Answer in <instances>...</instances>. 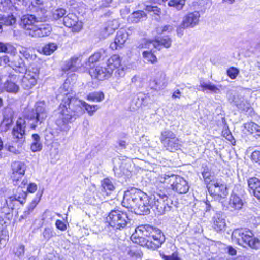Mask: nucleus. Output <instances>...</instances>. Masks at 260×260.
<instances>
[{
    "mask_svg": "<svg viewBox=\"0 0 260 260\" xmlns=\"http://www.w3.org/2000/svg\"><path fill=\"white\" fill-rule=\"evenodd\" d=\"M68 107L59 114L56 120V124L62 131H68L70 126L69 124L74 121L84 113L83 108L90 116H92L99 108L98 105H90L86 102L76 98H68Z\"/></svg>",
    "mask_w": 260,
    "mask_h": 260,
    "instance_id": "1",
    "label": "nucleus"
},
{
    "mask_svg": "<svg viewBox=\"0 0 260 260\" xmlns=\"http://www.w3.org/2000/svg\"><path fill=\"white\" fill-rule=\"evenodd\" d=\"M253 236L249 230L236 229L232 233V240L233 242L244 247L248 245L251 248L258 249L260 248V240Z\"/></svg>",
    "mask_w": 260,
    "mask_h": 260,
    "instance_id": "2",
    "label": "nucleus"
},
{
    "mask_svg": "<svg viewBox=\"0 0 260 260\" xmlns=\"http://www.w3.org/2000/svg\"><path fill=\"white\" fill-rule=\"evenodd\" d=\"M159 181L170 184L172 189L180 194L186 193L189 189L187 181L183 177L175 175L169 176L164 174L159 177Z\"/></svg>",
    "mask_w": 260,
    "mask_h": 260,
    "instance_id": "3",
    "label": "nucleus"
},
{
    "mask_svg": "<svg viewBox=\"0 0 260 260\" xmlns=\"http://www.w3.org/2000/svg\"><path fill=\"white\" fill-rule=\"evenodd\" d=\"M107 220L110 226L116 230L123 229L130 222L127 213L118 209L112 210Z\"/></svg>",
    "mask_w": 260,
    "mask_h": 260,
    "instance_id": "4",
    "label": "nucleus"
},
{
    "mask_svg": "<svg viewBox=\"0 0 260 260\" xmlns=\"http://www.w3.org/2000/svg\"><path fill=\"white\" fill-rule=\"evenodd\" d=\"M150 203L152 205L151 208L158 215H162L171 210V207L169 205L168 198L164 194L156 193L151 195Z\"/></svg>",
    "mask_w": 260,
    "mask_h": 260,
    "instance_id": "5",
    "label": "nucleus"
},
{
    "mask_svg": "<svg viewBox=\"0 0 260 260\" xmlns=\"http://www.w3.org/2000/svg\"><path fill=\"white\" fill-rule=\"evenodd\" d=\"M160 141L166 150L175 152L181 149L182 145L179 139L172 131L167 130L161 132Z\"/></svg>",
    "mask_w": 260,
    "mask_h": 260,
    "instance_id": "6",
    "label": "nucleus"
},
{
    "mask_svg": "<svg viewBox=\"0 0 260 260\" xmlns=\"http://www.w3.org/2000/svg\"><path fill=\"white\" fill-rule=\"evenodd\" d=\"M151 230H152V228L147 225L136 228L135 233H133L131 237V240L133 243L148 248V238L146 239L143 236L147 237L148 232Z\"/></svg>",
    "mask_w": 260,
    "mask_h": 260,
    "instance_id": "7",
    "label": "nucleus"
},
{
    "mask_svg": "<svg viewBox=\"0 0 260 260\" xmlns=\"http://www.w3.org/2000/svg\"><path fill=\"white\" fill-rule=\"evenodd\" d=\"M207 187L209 193L215 197L224 198L228 194L226 185L221 179L212 180Z\"/></svg>",
    "mask_w": 260,
    "mask_h": 260,
    "instance_id": "8",
    "label": "nucleus"
},
{
    "mask_svg": "<svg viewBox=\"0 0 260 260\" xmlns=\"http://www.w3.org/2000/svg\"><path fill=\"white\" fill-rule=\"evenodd\" d=\"M142 194L139 190L135 188L125 191L122 202L123 206L134 210Z\"/></svg>",
    "mask_w": 260,
    "mask_h": 260,
    "instance_id": "9",
    "label": "nucleus"
},
{
    "mask_svg": "<svg viewBox=\"0 0 260 260\" xmlns=\"http://www.w3.org/2000/svg\"><path fill=\"white\" fill-rule=\"evenodd\" d=\"M148 248L156 249L161 245L165 242V238L160 230H154L152 228L148 232Z\"/></svg>",
    "mask_w": 260,
    "mask_h": 260,
    "instance_id": "10",
    "label": "nucleus"
},
{
    "mask_svg": "<svg viewBox=\"0 0 260 260\" xmlns=\"http://www.w3.org/2000/svg\"><path fill=\"white\" fill-rule=\"evenodd\" d=\"M27 70L22 79V86L24 88L29 89L34 87L38 78L39 71L37 69Z\"/></svg>",
    "mask_w": 260,
    "mask_h": 260,
    "instance_id": "11",
    "label": "nucleus"
},
{
    "mask_svg": "<svg viewBox=\"0 0 260 260\" xmlns=\"http://www.w3.org/2000/svg\"><path fill=\"white\" fill-rule=\"evenodd\" d=\"M27 195L26 192L22 190L21 188H18L15 194L10 196L7 199H5V204L9 209H13L17 203L23 204L25 202Z\"/></svg>",
    "mask_w": 260,
    "mask_h": 260,
    "instance_id": "12",
    "label": "nucleus"
},
{
    "mask_svg": "<svg viewBox=\"0 0 260 260\" xmlns=\"http://www.w3.org/2000/svg\"><path fill=\"white\" fill-rule=\"evenodd\" d=\"M141 198V199H140V201L138 202V204L135 207L134 210L137 214H147L150 212V209L151 206L150 203V197L143 194Z\"/></svg>",
    "mask_w": 260,
    "mask_h": 260,
    "instance_id": "13",
    "label": "nucleus"
},
{
    "mask_svg": "<svg viewBox=\"0 0 260 260\" xmlns=\"http://www.w3.org/2000/svg\"><path fill=\"white\" fill-rule=\"evenodd\" d=\"M38 22V20L34 15L26 14L21 17L20 25L25 29V34L30 36Z\"/></svg>",
    "mask_w": 260,
    "mask_h": 260,
    "instance_id": "14",
    "label": "nucleus"
},
{
    "mask_svg": "<svg viewBox=\"0 0 260 260\" xmlns=\"http://www.w3.org/2000/svg\"><path fill=\"white\" fill-rule=\"evenodd\" d=\"M47 117L45 104L44 102H37L35 105V110L30 116L31 120H35L36 123H41Z\"/></svg>",
    "mask_w": 260,
    "mask_h": 260,
    "instance_id": "15",
    "label": "nucleus"
},
{
    "mask_svg": "<svg viewBox=\"0 0 260 260\" xmlns=\"http://www.w3.org/2000/svg\"><path fill=\"white\" fill-rule=\"evenodd\" d=\"M63 23L67 27H72L74 31L78 32L82 28V22L78 21L77 17L73 13L69 14L64 17Z\"/></svg>",
    "mask_w": 260,
    "mask_h": 260,
    "instance_id": "16",
    "label": "nucleus"
},
{
    "mask_svg": "<svg viewBox=\"0 0 260 260\" xmlns=\"http://www.w3.org/2000/svg\"><path fill=\"white\" fill-rule=\"evenodd\" d=\"M171 43L172 41L171 38L168 36H166L161 39L160 41L151 40L147 41L145 44V47L150 49L151 50L153 48L160 50L162 46L166 48L170 47Z\"/></svg>",
    "mask_w": 260,
    "mask_h": 260,
    "instance_id": "17",
    "label": "nucleus"
},
{
    "mask_svg": "<svg viewBox=\"0 0 260 260\" xmlns=\"http://www.w3.org/2000/svg\"><path fill=\"white\" fill-rule=\"evenodd\" d=\"M51 30V26L48 24H37L29 36L35 38L47 36L50 34Z\"/></svg>",
    "mask_w": 260,
    "mask_h": 260,
    "instance_id": "18",
    "label": "nucleus"
},
{
    "mask_svg": "<svg viewBox=\"0 0 260 260\" xmlns=\"http://www.w3.org/2000/svg\"><path fill=\"white\" fill-rule=\"evenodd\" d=\"M200 14L198 12L188 13L183 18L181 26L183 28L193 27L198 24L199 20Z\"/></svg>",
    "mask_w": 260,
    "mask_h": 260,
    "instance_id": "19",
    "label": "nucleus"
},
{
    "mask_svg": "<svg viewBox=\"0 0 260 260\" xmlns=\"http://www.w3.org/2000/svg\"><path fill=\"white\" fill-rule=\"evenodd\" d=\"M128 34L125 30H119L117 32L114 42L110 44V47L113 50L122 48L128 39Z\"/></svg>",
    "mask_w": 260,
    "mask_h": 260,
    "instance_id": "20",
    "label": "nucleus"
},
{
    "mask_svg": "<svg viewBox=\"0 0 260 260\" xmlns=\"http://www.w3.org/2000/svg\"><path fill=\"white\" fill-rule=\"evenodd\" d=\"M26 127V122L24 119L20 118L16 122V125L13 128L12 133L13 137L19 139L21 141H24V136Z\"/></svg>",
    "mask_w": 260,
    "mask_h": 260,
    "instance_id": "21",
    "label": "nucleus"
},
{
    "mask_svg": "<svg viewBox=\"0 0 260 260\" xmlns=\"http://www.w3.org/2000/svg\"><path fill=\"white\" fill-rule=\"evenodd\" d=\"M25 164L21 161H15L11 164L12 177L21 178L24 175L26 170Z\"/></svg>",
    "mask_w": 260,
    "mask_h": 260,
    "instance_id": "22",
    "label": "nucleus"
},
{
    "mask_svg": "<svg viewBox=\"0 0 260 260\" xmlns=\"http://www.w3.org/2000/svg\"><path fill=\"white\" fill-rule=\"evenodd\" d=\"M212 226L216 231L224 229L226 223L224 215L221 212H216L212 218Z\"/></svg>",
    "mask_w": 260,
    "mask_h": 260,
    "instance_id": "23",
    "label": "nucleus"
},
{
    "mask_svg": "<svg viewBox=\"0 0 260 260\" xmlns=\"http://www.w3.org/2000/svg\"><path fill=\"white\" fill-rule=\"evenodd\" d=\"M232 102L241 111H247L250 107V104L241 95L236 94L233 96Z\"/></svg>",
    "mask_w": 260,
    "mask_h": 260,
    "instance_id": "24",
    "label": "nucleus"
},
{
    "mask_svg": "<svg viewBox=\"0 0 260 260\" xmlns=\"http://www.w3.org/2000/svg\"><path fill=\"white\" fill-rule=\"evenodd\" d=\"M243 202L241 198L236 194H231L228 204V208L231 211L239 210L242 209Z\"/></svg>",
    "mask_w": 260,
    "mask_h": 260,
    "instance_id": "25",
    "label": "nucleus"
},
{
    "mask_svg": "<svg viewBox=\"0 0 260 260\" xmlns=\"http://www.w3.org/2000/svg\"><path fill=\"white\" fill-rule=\"evenodd\" d=\"M108 69L105 67L96 66L94 69L90 72L91 76L100 80H103L111 75V73H108Z\"/></svg>",
    "mask_w": 260,
    "mask_h": 260,
    "instance_id": "26",
    "label": "nucleus"
},
{
    "mask_svg": "<svg viewBox=\"0 0 260 260\" xmlns=\"http://www.w3.org/2000/svg\"><path fill=\"white\" fill-rule=\"evenodd\" d=\"M80 57V56H74L72 57L63 68V70H70L73 72L77 71L81 65Z\"/></svg>",
    "mask_w": 260,
    "mask_h": 260,
    "instance_id": "27",
    "label": "nucleus"
},
{
    "mask_svg": "<svg viewBox=\"0 0 260 260\" xmlns=\"http://www.w3.org/2000/svg\"><path fill=\"white\" fill-rule=\"evenodd\" d=\"M121 61L119 57L117 55H114L109 58L106 62V68L108 73L112 74L113 71L118 68L120 65Z\"/></svg>",
    "mask_w": 260,
    "mask_h": 260,
    "instance_id": "28",
    "label": "nucleus"
},
{
    "mask_svg": "<svg viewBox=\"0 0 260 260\" xmlns=\"http://www.w3.org/2000/svg\"><path fill=\"white\" fill-rule=\"evenodd\" d=\"M155 87L158 89H164L167 85L166 74L162 72H158L154 79Z\"/></svg>",
    "mask_w": 260,
    "mask_h": 260,
    "instance_id": "29",
    "label": "nucleus"
},
{
    "mask_svg": "<svg viewBox=\"0 0 260 260\" xmlns=\"http://www.w3.org/2000/svg\"><path fill=\"white\" fill-rule=\"evenodd\" d=\"M102 187V191L107 193V195L110 194L115 189V185L114 181L109 178H105L101 182Z\"/></svg>",
    "mask_w": 260,
    "mask_h": 260,
    "instance_id": "30",
    "label": "nucleus"
},
{
    "mask_svg": "<svg viewBox=\"0 0 260 260\" xmlns=\"http://www.w3.org/2000/svg\"><path fill=\"white\" fill-rule=\"evenodd\" d=\"M244 127L249 133L251 134L255 133L256 139H260V126L257 124L252 122H247L245 124Z\"/></svg>",
    "mask_w": 260,
    "mask_h": 260,
    "instance_id": "31",
    "label": "nucleus"
},
{
    "mask_svg": "<svg viewBox=\"0 0 260 260\" xmlns=\"http://www.w3.org/2000/svg\"><path fill=\"white\" fill-rule=\"evenodd\" d=\"M33 142L31 145V150L33 152L39 151L42 149V145L40 142V136L37 134H34L32 135Z\"/></svg>",
    "mask_w": 260,
    "mask_h": 260,
    "instance_id": "32",
    "label": "nucleus"
},
{
    "mask_svg": "<svg viewBox=\"0 0 260 260\" xmlns=\"http://www.w3.org/2000/svg\"><path fill=\"white\" fill-rule=\"evenodd\" d=\"M0 21H2L4 25L13 26L15 24L16 19L13 15L10 14L2 16L0 17Z\"/></svg>",
    "mask_w": 260,
    "mask_h": 260,
    "instance_id": "33",
    "label": "nucleus"
},
{
    "mask_svg": "<svg viewBox=\"0 0 260 260\" xmlns=\"http://www.w3.org/2000/svg\"><path fill=\"white\" fill-rule=\"evenodd\" d=\"M146 14L141 10H139L133 12L129 17V20L132 22L138 23L143 18L146 17Z\"/></svg>",
    "mask_w": 260,
    "mask_h": 260,
    "instance_id": "34",
    "label": "nucleus"
},
{
    "mask_svg": "<svg viewBox=\"0 0 260 260\" xmlns=\"http://www.w3.org/2000/svg\"><path fill=\"white\" fill-rule=\"evenodd\" d=\"M248 184L249 189L252 193L260 187V179L256 177H252L248 180Z\"/></svg>",
    "mask_w": 260,
    "mask_h": 260,
    "instance_id": "35",
    "label": "nucleus"
},
{
    "mask_svg": "<svg viewBox=\"0 0 260 260\" xmlns=\"http://www.w3.org/2000/svg\"><path fill=\"white\" fill-rule=\"evenodd\" d=\"M104 99V94L102 92H94L89 93L87 99L93 102H101Z\"/></svg>",
    "mask_w": 260,
    "mask_h": 260,
    "instance_id": "36",
    "label": "nucleus"
},
{
    "mask_svg": "<svg viewBox=\"0 0 260 260\" xmlns=\"http://www.w3.org/2000/svg\"><path fill=\"white\" fill-rule=\"evenodd\" d=\"M4 89L8 92L16 93L18 92L19 86L15 83L7 81L4 83Z\"/></svg>",
    "mask_w": 260,
    "mask_h": 260,
    "instance_id": "37",
    "label": "nucleus"
},
{
    "mask_svg": "<svg viewBox=\"0 0 260 260\" xmlns=\"http://www.w3.org/2000/svg\"><path fill=\"white\" fill-rule=\"evenodd\" d=\"M142 56L144 60L147 62L154 64L157 61L156 57L151 51H144L142 53Z\"/></svg>",
    "mask_w": 260,
    "mask_h": 260,
    "instance_id": "38",
    "label": "nucleus"
},
{
    "mask_svg": "<svg viewBox=\"0 0 260 260\" xmlns=\"http://www.w3.org/2000/svg\"><path fill=\"white\" fill-rule=\"evenodd\" d=\"M39 202V200L37 198L34 199L31 202L27 207L26 209L24 211L23 214L22 215V218H26L33 211L34 209L37 206Z\"/></svg>",
    "mask_w": 260,
    "mask_h": 260,
    "instance_id": "39",
    "label": "nucleus"
},
{
    "mask_svg": "<svg viewBox=\"0 0 260 260\" xmlns=\"http://www.w3.org/2000/svg\"><path fill=\"white\" fill-rule=\"evenodd\" d=\"M57 48V46L53 43H49L46 45L42 48V52L46 55H50L53 53Z\"/></svg>",
    "mask_w": 260,
    "mask_h": 260,
    "instance_id": "40",
    "label": "nucleus"
},
{
    "mask_svg": "<svg viewBox=\"0 0 260 260\" xmlns=\"http://www.w3.org/2000/svg\"><path fill=\"white\" fill-rule=\"evenodd\" d=\"M185 3V0H169L168 5L173 7L177 10H181Z\"/></svg>",
    "mask_w": 260,
    "mask_h": 260,
    "instance_id": "41",
    "label": "nucleus"
},
{
    "mask_svg": "<svg viewBox=\"0 0 260 260\" xmlns=\"http://www.w3.org/2000/svg\"><path fill=\"white\" fill-rule=\"evenodd\" d=\"M13 253L19 259L22 258L24 255L25 246L22 244L18 245L14 249Z\"/></svg>",
    "mask_w": 260,
    "mask_h": 260,
    "instance_id": "42",
    "label": "nucleus"
},
{
    "mask_svg": "<svg viewBox=\"0 0 260 260\" xmlns=\"http://www.w3.org/2000/svg\"><path fill=\"white\" fill-rule=\"evenodd\" d=\"M128 255L132 258H135L136 260L140 259L143 255L142 252L139 249L132 247L128 252Z\"/></svg>",
    "mask_w": 260,
    "mask_h": 260,
    "instance_id": "43",
    "label": "nucleus"
},
{
    "mask_svg": "<svg viewBox=\"0 0 260 260\" xmlns=\"http://www.w3.org/2000/svg\"><path fill=\"white\" fill-rule=\"evenodd\" d=\"M200 85L203 88V90L208 89L211 91L215 93L217 92L219 90V88L217 86H216L214 84H213L211 82L205 83L203 82L201 83Z\"/></svg>",
    "mask_w": 260,
    "mask_h": 260,
    "instance_id": "44",
    "label": "nucleus"
},
{
    "mask_svg": "<svg viewBox=\"0 0 260 260\" xmlns=\"http://www.w3.org/2000/svg\"><path fill=\"white\" fill-rule=\"evenodd\" d=\"M42 235L45 240L48 241L52 237L56 235L55 232L53 230L50 228H45L44 230Z\"/></svg>",
    "mask_w": 260,
    "mask_h": 260,
    "instance_id": "45",
    "label": "nucleus"
},
{
    "mask_svg": "<svg viewBox=\"0 0 260 260\" xmlns=\"http://www.w3.org/2000/svg\"><path fill=\"white\" fill-rule=\"evenodd\" d=\"M145 10L148 12H153L155 15L159 16L161 13V10L156 6L146 5Z\"/></svg>",
    "mask_w": 260,
    "mask_h": 260,
    "instance_id": "46",
    "label": "nucleus"
},
{
    "mask_svg": "<svg viewBox=\"0 0 260 260\" xmlns=\"http://www.w3.org/2000/svg\"><path fill=\"white\" fill-rule=\"evenodd\" d=\"M13 112L10 108L5 109L4 112L3 120L12 122Z\"/></svg>",
    "mask_w": 260,
    "mask_h": 260,
    "instance_id": "47",
    "label": "nucleus"
},
{
    "mask_svg": "<svg viewBox=\"0 0 260 260\" xmlns=\"http://www.w3.org/2000/svg\"><path fill=\"white\" fill-rule=\"evenodd\" d=\"M227 73L228 76L232 79H234L236 78L237 75L239 73V70L238 69L234 68V67H231L230 69H229L227 71Z\"/></svg>",
    "mask_w": 260,
    "mask_h": 260,
    "instance_id": "48",
    "label": "nucleus"
},
{
    "mask_svg": "<svg viewBox=\"0 0 260 260\" xmlns=\"http://www.w3.org/2000/svg\"><path fill=\"white\" fill-rule=\"evenodd\" d=\"M7 150L15 154H18L20 153V148L18 146L16 147L13 144H8L6 145Z\"/></svg>",
    "mask_w": 260,
    "mask_h": 260,
    "instance_id": "49",
    "label": "nucleus"
},
{
    "mask_svg": "<svg viewBox=\"0 0 260 260\" xmlns=\"http://www.w3.org/2000/svg\"><path fill=\"white\" fill-rule=\"evenodd\" d=\"M66 13V10L64 9L60 8L56 9L53 13V17L55 19H59L62 17Z\"/></svg>",
    "mask_w": 260,
    "mask_h": 260,
    "instance_id": "50",
    "label": "nucleus"
},
{
    "mask_svg": "<svg viewBox=\"0 0 260 260\" xmlns=\"http://www.w3.org/2000/svg\"><path fill=\"white\" fill-rule=\"evenodd\" d=\"M12 122L3 120L0 125V129L2 131L6 132L9 129Z\"/></svg>",
    "mask_w": 260,
    "mask_h": 260,
    "instance_id": "51",
    "label": "nucleus"
},
{
    "mask_svg": "<svg viewBox=\"0 0 260 260\" xmlns=\"http://www.w3.org/2000/svg\"><path fill=\"white\" fill-rule=\"evenodd\" d=\"M202 176L204 178L205 181L206 183H208V184L211 182L212 180H214L211 179L212 176L210 175V173L205 170L202 172Z\"/></svg>",
    "mask_w": 260,
    "mask_h": 260,
    "instance_id": "52",
    "label": "nucleus"
},
{
    "mask_svg": "<svg viewBox=\"0 0 260 260\" xmlns=\"http://www.w3.org/2000/svg\"><path fill=\"white\" fill-rule=\"evenodd\" d=\"M251 158L255 162L260 164V149L253 151L251 154Z\"/></svg>",
    "mask_w": 260,
    "mask_h": 260,
    "instance_id": "53",
    "label": "nucleus"
},
{
    "mask_svg": "<svg viewBox=\"0 0 260 260\" xmlns=\"http://www.w3.org/2000/svg\"><path fill=\"white\" fill-rule=\"evenodd\" d=\"M101 57L100 52H96L89 58V62L94 63L98 61Z\"/></svg>",
    "mask_w": 260,
    "mask_h": 260,
    "instance_id": "54",
    "label": "nucleus"
},
{
    "mask_svg": "<svg viewBox=\"0 0 260 260\" xmlns=\"http://www.w3.org/2000/svg\"><path fill=\"white\" fill-rule=\"evenodd\" d=\"M55 225L57 229L61 231H65L67 229L66 224L60 220H56Z\"/></svg>",
    "mask_w": 260,
    "mask_h": 260,
    "instance_id": "55",
    "label": "nucleus"
},
{
    "mask_svg": "<svg viewBox=\"0 0 260 260\" xmlns=\"http://www.w3.org/2000/svg\"><path fill=\"white\" fill-rule=\"evenodd\" d=\"M37 186L34 183H30L28 185L27 191L29 192L34 193L37 190Z\"/></svg>",
    "mask_w": 260,
    "mask_h": 260,
    "instance_id": "56",
    "label": "nucleus"
},
{
    "mask_svg": "<svg viewBox=\"0 0 260 260\" xmlns=\"http://www.w3.org/2000/svg\"><path fill=\"white\" fill-rule=\"evenodd\" d=\"M8 47H11V46L9 45L8 46L6 44L0 42V52L8 53Z\"/></svg>",
    "mask_w": 260,
    "mask_h": 260,
    "instance_id": "57",
    "label": "nucleus"
},
{
    "mask_svg": "<svg viewBox=\"0 0 260 260\" xmlns=\"http://www.w3.org/2000/svg\"><path fill=\"white\" fill-rule=\"evenodd\" d=\"M117 143L118 144V147L121 149L125 148L127 145L126 142L123 140H119L117 141Z\"/></svg>",
    "mask_w": 260,
    "mask_h": 260,
    "instance_id": "58",
    "label": "nucleus"
},
{
    "mask_svg": "<svg viewBox=\"0 0 260 260\" xmlns=\"http://www.w3.org/2000/svg\"><path fill=\"white\" fill-rule=\"evenodd\" d=\"M228 253L231 255H235L237 253V251L235 249L233 248L231 246L228 247Z\"/></svg>",
    "mask_w": 260,
    "mask_h": 260,
    "instance_id": "59",
    "label": "nucleus"
},
{
    "mask_svg": "<svg viewBox=\"0 0 260 260\" xmlns=\"http://www.w3.org/2000/svg\"><path fill=\"white\" fill-rule=\"evenodd\" d=\"M10 61L8 56L5 55L1 58V62L4 64H7Z\"/></svg>",
    "mask_w": 260,
    "mask_h": 260,
    "instance_id": "60",
    "label": "nucleus"
},
{
    "mask_svg": "<svg viewBox=\"0 0 260 260\" xmlns=\"http://www.w3.org/2000/svg\"><path fill=\"white\" fill-rule=\"evenodd\" d=\"M162 29H163L162 30L164 31V33L166 32H170L172 31L173 30L172 27L169 25H165V26H163Z\"/></svg>",
    "mask_w": 260,
    "mask_h": 260,
    "instance_id": "61",
    "label": "nucleus"
},
{
    "mask_svg": "<svg viewBox=\"0 0 260 260\" xmlns=\"http://www.w3.org/2000/svg\"><path fill=\"white\" fill-rule=\"evenodd\" d=\"M181 96V92L179 91V90H177L175 91L174 92L172 95V98L176 99V98H180Z\"/></svg>",
    "mask_w": 260,
    "mask_h": 260,
    "instance_id": "62",
    "label": "nucleus"
},
{
    "mask_svg": "<svg viewBox=\"0 0 260 260\" xmlns=\"http://www.w3.org/2000/svg\"><path fill=\"white\" fill-rule=\"evenodd\" d=\"M253 195L257 199L260 200V187L254 191Z\"/></svg>",
    "mask_w": 260,
    "mask_h": 260,
    "instance_id": "63",
    "label": "nucleus"
},
{
    "mask_svg": "<svg viewBox=\"0 0 260 260\" xmlns=\"http://www.w3.org/2000/svg\"><path fill=\"white\" fill-rule=\"evenodd\" d=\"M204 204L206 206V211H208L210 210V208H211V205L208 202H206L204 203Z\"/></svg>",
    "mask_w": 260,
    "mask_h": 260,
    "instance_id": "64",
    "label": "nucleus"
}]
</instances>
